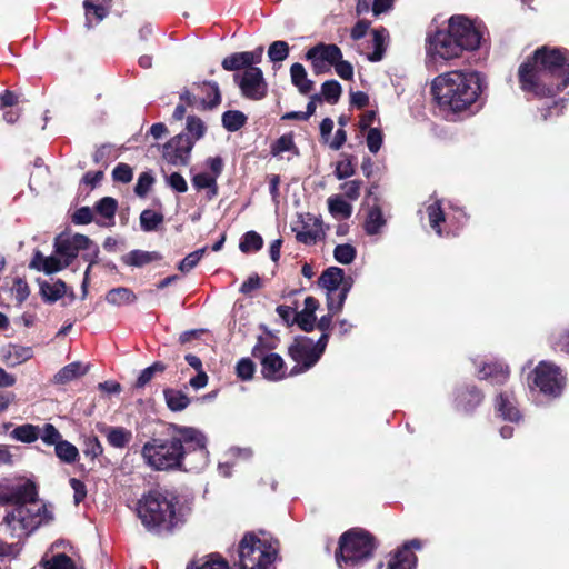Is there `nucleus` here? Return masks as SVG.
<instances>
[{"label": "nucleus", "instance_id": "obj_1", "mask_svg": "<svg viewBox=\"0 0 569 569\" xmlns=\"http://www.w3.org/2000/svg\"><path fill=\"white\" fill-rule=\"evenodd\" d=\"M171 429L169 438H152L142 446L146 465L157 471L202 470L209 461L206 436L192 427L172 426Z\"/></svg>", "mask_w": 569, "mask_h": 569}, {"label": "nucleus", "instance_id": "obj_2", "mask_svg": "<svg viewBox=\"0 0 569 569\" xmlns=\"http://www.w3.org/2000/svg\"><path fill=\"white\" fill-rule=\"evenodd\" d=\"M518 81L523 92L539 98L555 96L569 84V51L537 48L518 67Z\"/></svg>", "mask_w": 569, "mask_h": 569}, {"label": "nucleus", "instance_id": "obj_3", "mask_svg": "<svg viewBox=\"0 0 569 569\" xmlns=\"http://www.w3.org/2000/svg\"><path fill=\"white\" fill-rule=\"evenodd\" d=\"M4 499L11 502V506L7 510L3 523L13 538H26L53 519L52 510L38 498L36 486L29 480L12 485Z\"/></svg>", "mask_w": 569, "mask_h": 569}, {"label": "nucleus", "instance_id": "obj_4", "mask_svg": "<svg viewBox=\"0 0 569 569\" xmlns=\"http://www.w3.org/2000/svg\"><path fill=\"white\" fill-rule=\"evenodd\" d=\"M479 72L452 70L437 76L431 82L435 102L446 117L470 110L482 92Z\"/></svg>", "mask_w": 569, "mask_h": 569}, {"label": "nucleus", "instance_id": "obj_5", "mask_svg": "<svg viewBox=\"0 0 569 569\" xmlns=\"http://www.w3.org/2000/svg\"><path fill=\"white\" fill-rule=\"evenodd\" d=\"M137 515L143 527L154 533L170 532L182 522L178 496L164 489L143 495L137 503Z\"/></svg>", "mask_w": 569, "mask_h": 569}, {"label": "nucleus", "instance_id": "obj_6", "mask_svg": "<svg viewBox=\"0 0 569 569\" xmlns=\"http://www.w3.org/2000/svg\"><path fill=\"white\" fill-rule=\"evenodd\" d=\"M80 251L86 261L94 262L98 257V247L86 236L79 233H60L54 240V251L44 256L40 251L33 254L30 268L51 274L69 267Z\"/></svg>", "mask_w": 569, "mask_h": 569}, {"label": "nucleus", "instance_id": "obj_7", "mask_svg": "<svg viewBox=\"0 0 569 569\" xmlns=\"http://www.w3.org/2000/svg\"><path fill=\"white\" fill-rule=\"evenodd\" d=\"M373 548V540L369 533L357 529L347 531L339 541L337 563L340 568L359 565L371 557Z\"/></svg>", "mask_w": 569, "mask_h": 569}, {"label": "nucleus", "instance_id": "obj_8", "mask_svg": "<svg viewBox=\"0 0 569 569\" xmlns=\"http://www.w3.org/2000/svg\"><path fill=\"white\" fill-rule=\"evenodd\" d=\"M277 550L253 533H246L239 543L240 569H266L276 559Z\"/></svg>", "mask_w": 569, "mask_h": 569}, {"label": "nucleus", "instance_id": "obj_9", "mask_svg": "<svg viewBox=\"0 0 569 569\" xmlns=\"http://www.w3.org/2000/svg\"><path fill=\"white\" fill-rule=\"evenodd\" d=\"M328 340V333H322L317 342L305 336L296 338L289 347V355L296 361L290 375H298L312 368L325 352Z\"/></svg>", "mask_w": 569, "mask_h": 569}, {"label": "nucleus", "instance_id": "obj_10", "mask_svg": "<svg viewBox=\"0 0 569 569\" xmlns=\"http://www.w3.org/2000/svg\"><path fill=\"white\" fill-rule=\"evenodd\" d=\"M532 383L542 395L558 398L566 387V377L555 363L540 361L532 372Z\"/></svg>", "mask_w": 569, "mask_h": 569}, {"label": "nucleus", "instance_id": "obj_11", "mask_svg": "<svg viewBox=\"0 0 569 569\" xmlns=\"http://www.w3.org/2000/svg\"><path fill=\"white\" fill-rule=\"evenodd\" d=\"M426 52L428 59L437 64L459 58L462 50L448 30H438L428 38Z\"/></svg>", "mask_w": 569, "mask_h": 569}, {"label": "nucleus", "instance_id": "obj_12", "mask_svg": "<svg viewBox=\"0 0 569 569\" xmlns=\"http://www.w3.org/2000/svg\"><path fill=\"white\" fill-rule=\"evenodd\" d=\"M448 31L456 39L460 49L476 50L481 42L479 29L463 16H453L449 19Z\"/></svg>", "mask_w": 569, "mask_h": 569}, {"label": "nucleus", "instance_id": "obj_13", "mask_svg": "<svg viewBox=\"0 0 569 569\" xmlns=\"http://www.w3.org/2000/svg\"><path fill=\"white\" fill-rule=\"evenodd\" d=\"M427 213L430 227L438 236L455 234L466 220V214L460 210H457L452 217L445 214L438 201L427 207Z\"/></svg>", "mask_w": 569, "mask_h": 569}, {"label": "nucleus", "instance_id": "obj_14", "mask_svg": "<svg viewBox=\"0 0 569 569\" xmlns=\"http://www.w3.org/2000/svg\"><path fill=\"white\" fill-rule=\"evenodd\" d=\"M194 90L199 92L184 90L180 94L181 101H186L189 106L197 109H212L221 101L220 90L217 82H203L202 84H197Z\"/></svg>", "mask_w": 569, "mask_h": 569}, {"label": "nucleus", "instance_id": "obj_15", "mask_svg": "<svg viewBox=\"0 0 569 569\" xmlns=\"http://www.w3.org/2000/svg\"><path fill=\"white\" fill-rule=\"evenodd\" d=\"M241 93L249 99L260 100L267 93V83L260 68H247L233 76Z\"/></svg>", "mask_w": 569, "mask_h": 569}, {"label": "nucleus", "instance_id": "obj_16", "mask_svg": "<svg viewBox=\"0 0 569 569\" xmlns=\"http://www.w3.org/2000/svg\"><path fill=\"white\" fill-rule=\"evenodd\" d=\"M306 58L311 61L313 72L322 74L342 58V52L336 44L318 43L307 51Z\"/></svg>", "mask_w": 569, "mask_h": 569}, {"label": "nucleus", "instance_id": "obj_17", "mask_svg": "<svg viewBox=\"0 0 569 569\" xmlns=\"http://www.w3.org/2000/svg\"><path fill=\"white\" fill-rule=\"evenodd\" d=\"M252 356L261 362L262 376L271 381H278L286 377V366L283 359L273 352H267L262 339L252 349Z\"/></svg>", "mask_w": 569, "mask_h": 569}, {"label": "nucleus", "instance_id": "obj_18", "mask_svg": "<svg viewBox=\"0 0 569 569\" xmlns=\"http://www.w3.org/2000/svg\"><path fill=\"white\" fill-rule=\"evenodd\" d=\"M193 148V140L180 133L171 138L163 146V159L172 166H187L190 160L191 150Z\"/></svg>", "mask_w": 569, "mask_h": 569}, {"label": "nucleus", "instance_id": "obj_19", "mask_svg": "<svg viewBox=\"0 0 569 569\" xmlns=\"http://www.w3.org/2000/svg\"><path fill=\"white\" fill-rule=\"evenodd\" d=\"M292 230L297 240L305 244H313L323 236L321 221L311 214L301 216L299 224Z\"/></svg>", "mask_w": 569, "mask_h": 569}, {"label": "nucleus", "instance_id": "obj_20", "mask_svg": "<svg viewBox=\"0 0 569 569\" xmlns=\"http://www.w3.org/2000/svg\"><path fill=\"white\" fill-rule=\"evenodd\" d=\"M411 548L420 549V540L413 539L403 545V547L399 549L390 559L387 569H415L417 557L411 551Z\"/></svg>", "mask_w": 569, "mask_h": 569}, {"label": "nucleus", "instance_id": "obj_21", "mask_svg": "<svg viewBox=\"0 0 569 569\" xmlns=\"http://www.w3.org/2000/svg\"><path fill=\"white\" fill-rule=\"evenodd\" d=\"M495 407L498 415L505 420L517 422L521 418L511 392L500 393L496 399Z\"/></svg>", "mask_w": 569, "mask_h": 569}, {"label": "nucleus", "instance_id": "obj_22", "mask_svg": "<svg viewBox=\"0 0 569 569\" xmlns=\"http://www.w3.org/2000/svg\"><path fill=\"white\" fill-rule=\"evenodd\" d=\"M111 0H86L83 6L86 10L87 26L99 23L107 17Z\"/></svg>", "mask_w": 569, "mask_h": 569}, {"label": "nucleus", "instance_id": "obj_23", "mask_svg": "<svg viewBox=\"0 0 569 569\" xmlns=\"http://www.w3.org/2000/svg\"><path fill=\"white\" fill-rule=\"evenodd\" d=\"M291 82L300 93L308 94L313 90V81L308 78L305 67L296 62L290 68Z\"/></svg>", "mask_w": 569, "mask_h": 569}, {"label": "nucleus", "instance_id": "obj_24", "mask_svg": "<svg viewBox=\"0 0 569 569\" xmlns=\"http://www.w3.org/2000/svg\"><path fill=\"white\" fill-rule=\"evenodd\" d=\"M343 270L338 267H330L326 269L320 278L319 284L325 288L328 293H337L341 282H343Z\"/></svg>", "mask_w": 569, "mask_h": 569}, {"label": "nucleus", "instance_id": "obj_25", "mask_svg": "<svg viewBox=\"0 0 569 569\" xmlns=\"http://www.w3.org/2000/svg\"><path fill=\"white\" fill-rule=\"evenodd\" d=\"M482 400V395L476 388L459 389L457 393V407L463 411L475 409Z\"/></svg>", "mask_w": 569, "mask_h": 569}, {"label": "nucleus", "instance_id": "obj_26", "mask_svg": "<svg viewBox=\"0 0 569 569\" xmlns=\"http://www.w3.org/2000/svg\"><path fill=\"white\" fill-rule=\"evenodd\" d=\"M509 370L502 363H485L478 371L480 379L491 378L493 383H505L508 379Z\"/></svg>", "mask_w": 569, "mask_h": 569}, {"label": "nucleus", "instance_id": "obj_27", "mask_svg": "<svg viewBox=\"0 0 569 569\" xmlns=\"http://www.w3.org/2000/svg\"><path fill=\"white\" fill-rule=\"evenodd\" d=\"M89 367L79 361L64 366L54 375V382L64 385L87 373Z\"/></svg>", "mask_w": 569, "mask_h": 569}, {"label": "nucleus", "instance_id": "obj_28", "mask_svg": "<svg viewBox=\"0 0 569 569\" xmlns=\"http://www.w3.org/2000/svg\"><path fill=\"white\" fill-rule=\"evenodd\" d=\"M372 34V47L373 51L368 54V60L378 62L382 60L389 38V33L385 28L375 29Z\"/></svg>", "mask_w": 569, "mask_h": 569}, {"label": "nucleus", "instance_id": "obj_29", "mask_svg": "<svg viewBox=\"0 0 569 569\" xmlns=\"http://www.w3.org/2000/svg\"><path fill=\"white\" fill-rule=\"evenodd\" d=\"M163 396L171 411H182L190 405V398L182 390L167 388L163 390Z\"/></svg>", "mask_w": 569, "mask_h": 569}, {"label": "nucleus", "instance_id": "obj_30", "mask_svg": "<svg viewBox=\"0 0 569 569\" xmlns=\"http://www.w3.org/2000/svg\"><path fill=\"white\" fill-rule=\"evenodd\" d=\"M160 259L161 256L158 252L143 250H132L122 257L123 263L131 267H143Z\"/></svg>", "mask_w": 569, "mask_h": 569}, {"label": "nucleus", "instance_id": "obj_31", "mask_svg": "<svg viewBox=\"0 0 569 569\" xmlns=\"http://www.w3.org/2000/svg\"><path fill=\"white\" fill-rule=\"evenodd\" d=\"M40 293L48 302H54L67 293V286L64 281L58 279L53 282H40Z\"/></svg>", "mask_w": 569, "mask_h": 569}, {"label": "nucleus", "instance_id": "obj_32", "mask_svg": "<svg viewBox=\"0 0 569 569\" xmlns=\"http://www.w3.org/2000/svg\"><path fill=\"white\" fill-rule=\"evenodd\" d=\"M118 208V202L111 197H104L99 200L94 206V212L101 218L108 220V222L98 221L100 226L113 224L114 214Z\"/></svg>", "mask_w": 569, "mask_h": 569}, {"label": "nucleus", "instance_id": "obj_33", "mask_svg": "<svg viewBox=\"0 0 569 569\" xmlns=\"http://www.w3.org/2000/svg\"><path fill=\"white\" fill-rule=\"evenodd\" d=\"M192 186L197 190L207 189V198L209 200L218 194L217 179L208 172L196 173L192 177Z\"/></svg>", "mask_w": 569, "mask_h": 569}, {"label": "nucleus", "instance_id": "obj_34", "mask_svg": "<svg viewBox=\"0 0 569 569\" xmlns=\"http://www.w3.org/2000/svg\"><path fill=\"white\" fill-rule=\"evenodd\" d=\"M137 297L132 290L126 287H118L109 290L106 295L108 303L113 306L130 305L136 301Z\"/></svg>", "mask_w": 569, "mask_h": 569}, {"label": "nucleus", "instance_id": "obj_35", "mask_svg": "<svg viewBox=\"0 0 569 569\" xmlns=\"http://www.w3.org/2000/svg\"><path fill=\"white\" fill-rule=\"evenodd\" d=\"M106 437L113 448H124L131 440L132 433L122 427L106 428Z\"/></svg>", "mask_w": 569, "mask_h": 569}, {"label": "nucleus", "instance_id": "obj_36", "mask_svg": "<svg viewBox=\"0 0 569 569\" xmlns=\"http://www.w3.org/2000/svg\"><path fill=\"white\" fill-rule=\"evenodd\" d=\"M187 569H229V565L221 556L212 553L194 560Z\"/></svg>", "mask_w": 569, "mask_h": 569}, {"label": "nucleus", "instance_id": "obj_37", "mask_svg": "<svg viewBox=\"0 0 569 569\" xmlns=\"http://www.w3.org/2000/svg\"><path fill=\"white\" fill-rule=\"evenodd\" d=\"M386 224V220L383 218L382 211L380 207H372L367 216L365 222V230L368 234L373 236L380 232L382 227Z\"/></svg>", "mask_w": 569, "mask_h": 569}, {"label": "nucleus", "instance_id": "obj_38", "mask_svg": "<svg viewBox=\"0 0 569 569\" xmlns=\"http://www.w3.org/2000/svg\"><path fill=\"white\" fill-rule=\"evenodd\" d=\"M328 208L330 213L336 218L347 219L352 213V207L340 196H332L328 199Z\"/></svg>", "mask_w": 569, "mask_h": 569}, {"label": "nucleus", "instance_id": "obj_39", "mask_svg": "<svg viewBox=\"0 0 569 569\" xmlns=\"http://www.w3.org/2000/svg\"><path fill=\"white\" fill-rule=\"evenodd\" d=\"M54 452L57 457L66 463H73L79 458L78 448L63 439L54 446Z\"/></svg>", "mask_w": 569, "mask_h": 569}, {"label": "nucleus", "instance_id": "obj_40", "mask_svg": "<svg viewBox=\"0 0 569 569\" xmlns=\"http://www.w3.org/2000/svg\"><path fill=\"white\" fill-rule=\"evenodd\" d=\"M40 435V428L33 425H22L14 428L11 432V437L18 441L31 443L34 442Z\"/></svg>", "mask_w": 569, "mask_h": 569}, {"label": "nucleus", "instance_id": "obj_41", "mask_svg": "<svg viewBox=\"0 0 569 569\" xmlns=\"http://www.w3.org/2000/svg\"><path fill=\"white\" fill-rule=\"evenodd\" d=\"M44 569H76V566L70 557L64 553H57L46 556L42 559Z\"/></svg>", "mask_w": 569, "mask_h": 569}, {"label": "nucleus", "instance_id": "obj_42", "mask_svg": "<svg viewBox=\"0 0 569 569\" xmlns=\"http://www.w3.org/2000/svg\"><path fill=\"white\" fill-rule=\"evenodd\" d=\"M32 357L33 350L31 347L11 346L7 355V360L11 366H17L26 362Z\"/></svg>", "mask_w": 569, "mask_h": 569}, {"label": "nucleus", "instance_id": "obj_43", "mask_svg": "<svg viewBox=\"0 0 569 569\" xmlns=\"http://www.w3.org/2000/svg\"><path fill=\"white\" fill-rule=\"evenodd\" d=\"M248 57L246 52H236L222 60V68L228 71H238L240 69L251 68L248 62Z\"/></svg>", "mask_w": 569, "mask_h": 569}, {"label": "nucleus", "instance_id": "obj_44", "mask_svg": "<svg viewBox=\"0 0 569 569\" xmlns=\"http://www.w3.org/2000/svg\"><path fill=\"white\" fill-rule=\"evenodd\" d=\"M163 222V216L153 210H143L140 214V226L146 232L154 231Z\"/></svg>", "mask_w": 569, "mask_h": 569}, {"label": "nucleus", "instance_id": "obj_45", "mask_svg": "<svg viewBox=\"0 0 569 569\" xmlns=\"http://www.w3.org/2000/svg\"><path fill=\"white\" fill-rule=\"evenodd\" d=\"M263 239L256 231H248L243 234L239 248L242 252L248 253L258 251L262 248Z\"/></svg>", "mask_w": 569, "mask_h": 569}, {"label": "nucleus", "instance_id": "obj_46", "mask_svg": "<svg viewBox=\"0 0 569 569\" xmlns=\"http://www.w3.org/2000/svg\"><path fill=\"white\" fill-rule=\"evenodd\" d=\"M246 116L238 110L226 111L222 114V124L228 131H237L246 123Z\"/></svg>", "mask_w": 569, "mask_h": 569}, {"label": "nucleus", "instance_id": "obj_47", "mask_svg": "<svg viewBox=\"0 0 569 569\" xmlns=\"http://www.w3.org/2000/svg\"><path fill=\"white\" fill-rule=\"evenodd\" d=\"M341 92H342V88L337 80L325 81L321 86V96L323 97V99L327 102H329L331 104H335L338 102V100L341 96Z\"/></svg>", "mask_w": 569, "mask_h": 569}, {"label": "nucleus", "instance_id": "obj_48", "mask_svg": "<svg viewBox=\"0 0 569 569\" xmlns=\"http://www.w3.org/2000/svg\"><path fill=\"white\" fill-rule=\"evenodd\" d=\"M187 136H189L193 140V144L197 140L201 139L206 133V124L198 117H188L186 124Z\"/></svg>", "mask_w": 569, "mask_h": 569}, {"label": "nucleus", "instance_id": "obj_49", "mask_svg": "<svg viewBox=\"0 0 569 569\" xmlns=\"http://www.w3.org/2000/svg\"><path fill=\"white\" fill-rule=\"evenodd\" d=\"M166 370V366L162 362H154L150 367L143 369L137 381L136 387L137 388H143L147 383H149L156 375L162 373Z\"/></svg>", "mask_w": 569, "mask_h": 569}, {"label": "nucleus", "instance_id": "obj_50", "mask_svg": "<svg viewBox=\"0 0 569 569\" xmlns=\"http://www.w3.org/2000/svg\"><path fill=\"white\" fill-rule=\"evenodd\" d=\"M356 248L349 243L338 244L333 250L335 259L342 264H350L356 258Z\"/></svg>", "mask_w": 569, "mask_h": 569}, {"label": "nucleus", "instance_id": "obj_51", "mask_svg": "<svg viewBox=\"0 0 569 569\" xmlns=\"http://www.w3.org/2000/svg\"><path fill=\"white\" fill-rule=\"evenodd\" d=\"M289 54V46L286 41H274L268 49V57L272 62H281L287 59Z\"/></svg>", "mask_w": 569, "mask_h": 569}, {"label": "nucleus", "instance_id": "obj_52", "mask_svg": "<svg viewBox=\"0 0 569 569\" xmlns=\"http://www.w3.org/2000/svg\"><path fill=\"white\" fill-rule=\"evenodd\" d=\"M206 248H201V249H198L191 253H189L178 266V269L182 272V273H188L190 272L197 264L198 262L201 260V258L203 257L204 252H206Z\"/></svg>", "mask_w": 569, "mask_h": 569}, {"label": "nucleus", "instance_id": "obj_53", "mask_svg": "<svg viewBox=\"0 0 569 569\" xmlns=\"http://www.w3.org/2000/svg\"><path fill=\"white\" fill-rule=\"evenodd\" d=\"M39 438L46 443V445H53L56 446L62 440V436L59 432V430L51 423H46L42 429H40Z\"/></svg>", "mask_w": 569, "mask_h": 569}, {"label": "nucleus", "instance_id": "obj_54", "mask_svg": "<svg viewBox=\"0 0 569 569\" xmlns=\"http://www.w3.org/2000/svg\"><path fill=\"white\" fill-rule=\"evenodd\" d=\"M293 321L303 331L310 332L316 327V315L301 310L299 312H296V315L293 317Z\"/></svg>", "mask_w": 569, "mask_h": 569}, {"label": "nucleus", "instance_id": "obj_55", "mask_svg": "<svg viewBox=\"0 0 569 569\" xmlns=\"http://www.w3.org/2000/svg\"><path fill=\"white\" fill-rule=\"evenodd\" d=\"M256 366L249 358H242L236 366L237 376L242 380H250L253 377Z\"/></svg>", "mask_w": 569, "mask_h": 569}, {"label": "nucleus", "instance_id": "obj_56", "mask_svg": "<svg viewBox=\"0 0 569 569\" xmlns=\"http://www.w3.org/2000/svg\"><path fill=\"white\" fill-rule=\"evenodd\" d=\"M366 142L369 151L377 153L383 142L382 132L378 128H370L366 137Z\"/></svg>", "mask_w": 569, "mask_h": 569}, {"label": "nucleus", "instance_id": "obj_57", "mask_svg": "<svg viewBox=\"0 0 569 569\" xmlns=\"http://www.w3.org/2000/svg\"><path fill=\"white\" fill-rule=\"evenodd\" d=\"M551 345L553 349L569 353V328L553 333L551 337Z\"/></svg>", "mask_w": 569, "mask_h": 569}, {"label": "nucleus", "instance_id": "obj_58", "mask_svg": "<svg viewBox=\"0 0 569 569\" xmlns=\"http://www.w3.org/2000/svg\"><path fill=\"white\" fill-rule=\"evenodd\" d=\"M112 177L116 181L128 183L132 180L133 172L129 164L119 163L112 171Z\"/></svg>", "mask_w": 569, "mask_h": 569}, {"label": "nucleus", "instance_id": "obj_59", "mask_svg": "<svg viewBox=\"0 0 569 569\" xmlns=\"http://www.w3.org/2000/svg\"><path fill=\"white\" fill-rule=\"evenodd\" d=\"M167 183L170 186L171 189L179 193H183L188 190V184L186 179L178 172H173L169 174L167 178Z\"/></svg>", "mask_w": 569, "mask_h": 569}, {"label": "nucleus", "instance_id": "obj_60", "mask_svg": "<svg viewBox=\"0 0 569 569\" xmlns=\"http://www.w3.org/2000/svg\"><path fill=\"white\" fill-rule=\"evenodd\" d=\"M153 183V178L150 173L143 172L139 176L134 191L138 196L143 197L147 194Z\"/></svg>", "mask_w": 569, "mask_h": 569}, {"label": "nucleus", "instance_id": "obj_61", "mask_svg": "<svg viewBox=\"0 0 569 569\" xmlns=\"http://www.w3.org/2000/svg\"><path fill=\"white\" fill-rule=\"evenodd\" d=\"M343 194L349 200H357L360 196L361 182L358 180H350L341 184Z\"/></svg>", "mask_w": 569, "mask_h": 569}, {"label": "nucleus", "instance_id": "obj_62", "mask_svg": "<svg viewBox=\"0 0 569 569\" xmlns=\"http://www.w3.org/2000/svg\"><path fill=\"white\" fill-rule=\"evenodd\" d=\"M335 70L337 74L345 79V80H351L353 78V67L350 62L342 60H338L335 64Z\"/></svg>", "mask_w": 569, "mask_h": 569}, {"label": "nucleus", "instance_id": "obj_63", "mask_svg": "<svg viewBox=\"0 0 569 569\" xmlns=\"http://www.w3.org/2000/svg\"><path fill=\"white\" fill-rule=\"evenodd\" d=\"M70 487L73 490V500L76 505H79L87 497L86 485L76 478L70 479Z\"/></svg>", "mask_w": 569, "mask_h": 569}, {"label": "nucleus", "instance_id": "obj_64", "mask_svg": "<svg viewBox=\"0 0 569 569\" xmlns=\"http://www.w3.org/2000/svg\"><path fill=\"white\" fill-rule=\"evenodd\" d=\"M93 211L89 207H81L78 209L72 217V221L77 224H87L93 220Z\"/></svg>", "mask_w": 569, "mask_h": 569}]
</instances>
